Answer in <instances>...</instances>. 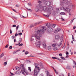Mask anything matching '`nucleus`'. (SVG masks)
Here are the masks:
<instances>
[{
    "instance_id": "1",
    "label": "nucleus",
    "mask_w": 76,
    "mask_h": 76,
    "mask_svg": "<svg viewBox=\"0 0 76 76\" xmlns=\"http://www.w3.org/2000/svg\"><path fill=\"white\" fill-rule=\"evenodd\" d=\"M45 4L48 6V9L47 7L45 6H42L41 4L39 5V7L40 9L42 10L43 11H48V12H51L53 8V7L51 6V2H48L47 1L45 3Z\"/></svg>"
},
{
    "instance_id": "2",
    "label": "nucleus",
    "mask_w": 76,
    "mask_h": 76,
    "mask_svg": "<svg viewBox=\"0 0 76 76\" xmlns=\"http://www.w3.org/2000/svg\"><path fill=\"white\" fill-rule=\"evenodd\" d=\"M46 29L47 28H46V27L42 26V29H41L40 30H39L37 31H35V37H36V39L37 41V42H38V41H37V40H39L41 39H40L39 37H41L42 36L41 34L40 33H41L42 34H44V31H45Z\"/></svg>"
},
{
    "instance_id": "3",
    "label": "nucleus",
    "mask_w": 76,
    "mask_h": 76,
    "mask_svg": "<svg viewBox=\"0 0 76 76\" xmlns=\"http://www.w3.org/2000/svg\"><path fill=\"white\" fill-rule=\"evenodd\" d=\"M35 68L33 72H32L31 75H34V76H37V75L38 74V72H39V70L41 69L39 67H38V65L37 64H36L35 65Z\"/></svg>"
},
{
    "instance_id": "4",
    "label": "nucleus",
    "mask_w": 76,
    "mask_h": 76,
    "mask_svg": "<svg viewBox=\"0 0 76 76\" xmlns=\"http://www.w3.org/2000/svg\"><path fill=\"white\" fill-rule=\"evenodd\" d=\"M36 40V44H37V45L36 46L37 48H39L40 47V45H41V41H40V39L39 40H37V41H38L37 42V40Z\"/></svg>"
},
{
    "instance_id": "5",
    "label": "nucleus",
    "mask_w": 76,
    "mask_h": 76,
    "mask_svg": "<svg viewBox=\"0 0 76 76\" xmlns=\"http://www.w3.org/2000/svg\"><path fill=\"white\" fill-rule=\"evenodd\" d=\"M60 40L61 41V43H59V45H58V47H60L61 46V44H62V42L64 40V36H62Z\"/></svg>"
},
{
    "instance_id": "6",
    "label": "nucleus",
    "mask_w": 76,
    "mask_h": 76,
    "mask_svg": "<svg viewBox=\"0 0 76 76\" xmlns=\"http://www.w3.org/2000/svg\"><path fill=\"white\" fill-rule=\"evenodd\" d=\"M26 70V69L25 68L23 67L21 68V72L23 74H24V72Z\"/></svg>"
},
{
    "instance_id": "7",
    "label": "nucleus",
    "mask_w": 76,
    "mask_h": 76,
    "mask_svg": "<svg viewBox=\"0 0 76 76\" xmlns=\"http://www.w3.org/2000/svg\"><path fill=\"white\" fill-rule=\"evenodd\" d=\"M48 32L51 33V32H52L53 31V29H52V28H51V27L48 28Z\"/></svg>"
},
{
    "instance_id": "8",
    "label": "nucleus",
    "mask_w": 76,
    "mask_h": 76,
    "mask_svg": "<svg viewBox=\"0 0 76 76\" xmlns=\"http://www.w3.org/2000/svg\"><path fill=\"white\" fill-rule=\"evenodd\" d=\"M64 10L65 11H66L67 12H70V10L67 7L65 8Z\"/></svg>"
},
{
    "instance_id": "9",
    "label": "nucleus",
    "mask_w": 76,
    "mask_h": 76,
    "mask_svg": "<svg viewBox=\"0 0 76 76\" xmlns=\"http://www.w3.org/2000/svg\"><path fill=\"white\" fill-rule=\"evenodd\" d=\"M22 72L20 71H17L16 72V74H17V75H19L20 74V73Z\"/></svg>"
},
{
    "instance_id": "10",
    "label": "nucleus",
    "mask_w": 76,
    "mask_h": 76,
    "mask_svg": "<svg viewBox=\"0 0 76 76\" xmlns=\"http://www.w3.org/2000/svg\"><path fill=\"white\" fill-rule=\"evenodd\" d=\"M19 43L18 44H16V45H19V44H20V43L21 42H22V39H21V38H20L19 39Z\"/></svg>"
},
{
    "instance_id": "11",
    "label": "nucleus",
    "mask_w": 76,
    "mask_h": 76,
    "mask_svg": "<svg viewBox=\"0 0 76 76\" xmlns=\"http://www.w3.org/2000/svg\"><path fill=\"white\" fill-rule=\"evenodd\" d=\"M60 38V37L59 36H55V39L56 40H58Z\"/></svg>"
},
{
    "instance_id": "12",
    "label": "nucleus",
    "mask_w": 76,
    "mask_h": 76,
    "mask_svg": "<svg viewBox=\"0 0 76 76\" xmlns=\"http://www.w3.org/2000/svg\"><path fill=\"white\" fill-rule=\"evenodd\" d=\"M46 26L48 28H51L50 26L51 24L50 23H48L46 24Z\"/></svg>"
},
{
    "instance_id": "13",
    "label": "nucleus",
    "mask_w": 76,
    "mask_h": 76,
    "mask_svg": "<svg viewBox=\"0 0 76 76\" xmlns=\"http://www.w3.org/2000/svg\"><path fill=\"white\" fill-rule=\"evenodd\" d=\"M42 46L44 48H45L46 47H47V45H46V44H45V42H43L42 43Z\"/></svg>"
},
{
    "instance_id": "14",
    "label": "nucleus",
    "mask_w": 76,
    "mask_h": 76,
    "mask_svg": "<svg viewBox=\"0 0 76 76\" xmlns=\"http://www.w3.org/2000/svg\"><path fill=\"white\" fill-rule=\"evenodd\" d=\"M57 43H54L52 45V47H56V46H57Z\"/></svg>"
},
{
    "instance_id": "15",
    "label": "nucleus",
    "mask_w": 76,
    "mask_h": 76,
    "mask_svg": "<svg viewBox=\"0 0 76 76\" xmlns=\"http://www.w3.org/2000/svg\"><path fill=\"white\" fill-rule=\"evenodd\" d=\"M40 23H42V22H38L37 23H36L34 24V26L36 25H37V24H40Z\"/></svg>"
},
{
    "instance_id": "16",
    "label": "nucleus",
    "mask_w": 76,
    "mask_h": 76,
    "mask_svg": "<svg viewBox=\"0 0 76 76\" xmlns=\"http://www.w3.org/2000/svg\"><path fill=\"white\" fill-rule=\"evenodd\" d=\"M48 50H49V51H51V47L50 46H49L48 47Z\"/></svg>"
},
{
    "instance_id": "17",
    "label": "nucleus",
    "mask_w": 76,
    "mask_h": 76,
    "mask_svg": "<svg viewBox=\"0 0 76 76\" xmlns=\"http://www.w3.org/2000/svg\"><path fill=\"white\" fill-rule=\"evenodd\" d=\"M66 69H71V67L70 66H67L66 67Z\"/></svg>"
},
{
    "instance_id": "18",
    "label": "nucleus",
    "mask_w": 76,
    "mask_h": 76,
    "mask_svg": "<svg viewBox=\"0 0 76 76\" xmlns=\"http://www.w3.org/2000/svg\"><path fill=\"white\" fill-rule=\"evenodd\" d=\"M60 30H61V29L60 28H58L56 31L57 32H59V31H60Z\"/></svg>"
},
{
    "instance_id": "19",
    "label": "nucleus",
    "mask_w": 76,
    "mask_h": 76,
    "mask_svg": "<svg viewBox=\"0 0 76 76\" xmlns=\"http://www.w3.org/2000/svg\"><path fill=\"white\" fill-rule=\"evenodd\" d=\"M43 15L46 18H48L50 16V15H45V14H43Z\"/></svg>"
},
{
    "instance_id": "20",
    "label": "nucleus",
    "mask_w": 76,
    "mask_h": 76,
    "mask_svg": "<svg viewBox=\"0 0 76 76\" xmlns=\"http://www.w3.org/2000/svg\"><path fill=\"white\" fill-rule=\"evenodd\" d=\"M53 48V50L54 51H56V50H58V48H57V47H55Z\"/></svg>"
},
{
    "instance_id": "21",
    "label": "nucleus",
    "mask_w": 76,
    "mask_h": 76,
    "mask_svg": "<svg viewBox=\"0 0 76 76\" xmlns=\"http://www.w3.org/2000/svg\"><path fill=\"white\" fill-rule=\"evenodd\" d=\"M34 26H35V25L34 24H31L30 25V26L31 28H32V27H34Z\"/></svg>"
},
{
    "instance_id": "22",
    "label": "nucleus",
    "mask_w": 76,
    "mask_h": 76,
    "mask_svg": "<svg viewBox=\"0 0 76 76\" xmlns=\"http://www.w3.org/2000/svg\"><path fill=\"white\" fill-rule=\"evenodd\" d=\"M4 53H3L2 54H1L0 56V58H1L2 57L4 56Z\"/></svg>"
},
{
    "instance_id": "23",
    "label": "nucleus",
    "mask_w": 76,
    "mask_h": 76,
    "mask_svg": "<svg viewBox=\"0 0 76 76\" xmlns=\"http://www.w3.org/2000/svg\"><path fill=\"white\" fill-rule=\"evenodd\" d=\"M39 9H38V8H36L35 9V11L36 12H38V11H39Z\"/></svg>"
},
{
    "instance_id": "24",
    "label": "nucleus",
    "mask_w": 76,
    "mask_h": 76,
    "mask_svg": "<svg viewBox=\"0 0 76 76\" xmlns=\"http://www.w3.org/2000/svg\"><path fill=\"white\" fill-rule=\"evenodd\" d=\"M28 70L29 72H31V67H28Z\"/></svg>"
},
{
    "instance_id": "25",
    "label": "nucleus",
    "mask_w": 76,
    "mask_h": 76,
    "mask_svg": "<svg viewBox=\"0 0 76 76\" xmlns=\"http://www.w3.org/2000/svg\"><path fill=\"white\" fill-rule=\"evenodd\" d=\"M47 75L48 76H53V75H52L49 74V72H48Z\"/></svg>"
},
{
    "instance_id": "26",
    "label": "nucleus",
    "mask_w": 76,
    "mask_h": 76,
    "mask_svg": "<svg viewBox=\"0 0 76 76\" xmlns=\"http://www.w3.org/2000/svg\"><path fill=\"white\" fill-rule=\"evenodd\" d=\"M20 69V68L18 66L16 67V70H19Z\"/></svg>"
},
{
    "instance_id": "27",
    "label": "nucleus",
    "mask_w": 76,
    "mask_h": 76,
    "mask_svg": "<svg viewBox=\"0 0 76 76\" xmlns=\"http://www.w3.org/2000/svg\"><path fill=\"white\" fill-rule=\"evenodd\" d=\"M73 63H74V64L75 66L76 67V62L75 61H73Z\"/></svg>"
},
{
    "instance_id": "28",
    "label": "nucleus",
    "mask_w": 76,
    "mask_h": 76,
    "mask_svg": "<svg viewBox=\"0 0 76 76\" xmlns=\"http://www.w3.org/2000/svg\"><path fill=\"white\" fill-rule=\"evenodd\" d=\"M24 72L26 73V74H28L29 73V72L27 71L26 70Z\"/></svg>"
},
{
    "instance_id": "29",
    "label": "nucleus",
    "mask_w": 76,
    "mask_h": 76,
    "mask_svg": "<svg viewBox=\"0 0 76 76\" xmlns=\"http://www.w3.org/2000/svg\"><path fill=\"white\" fill-rule=\"evenodd\" d=\"M7 63V61L4 62V66H6Z\"/></svg>"
},
{
    "instance_id": "30",
    "label": "nucleus",
    "mask_w": 76,
    "mask_h": 76,
    "mask_svg": "<svg viewBox=\"0 0 76 76\" xmlns=\"http://www.w3.org/2000/svg\"><path fill=\"white\" fill-rule=\"evenodd\" d=\"M18 28H19V25H18L16 26V31H18Z\"/></svg>"
},
{
    "instance_id": "31",
    "label": "nucleus",
    "mask_w": 76,
    "mask_h": 76,
    "mask_svg": "<svg viewBox=\"0 0 76 76\" xmlns=\"http://www.w3.org/2000/svg\"><path fill=\"white\" fill-rule=\"evenodd\" d=\"M52 26L53 28H55V27L56 26V24L52 25Z\"/></svg>"
},
{
    "instance_id": "32",
    "label": "nucleus",
    "mask_w": 76,
    "mask_h": 76,
    "mask_svg": "<svg viewBox=\"0 0 76 76\" xmlns=\"http://www.w3.org/2000/svg\"><path fill=\"white\" fill-rule=\"evenodd\" d=\"M69 43L67 44V48L68 49H69Z\"/></svg>"
},
{
    "instance_id": "33",
    "label": "nucleus",
    "mask_w": 76,
    "mask_h": 76,
    "mask_svg": "<svg viewBox=\"0 0 76 76\" xmlns=\"http://www.w3.org/2000/svg\"><path fill=\"white\" fill-rule=\"evenodd\" d=\"M38 3L39 4H41V3H42V1H38Z\"/></svg>"
},
{
    "instance_id": "34",
    "label": "nucleus",
    "mask_w": 76,
    "mask_h": 76,
    "mask_svg": "<svg viewBox=\"0 0 76 76\" xmlns=\"http://www.w3.org/2000/svg\"><path fill=\"white\" fill-rule=\"evenodd\" d=\"M28 5L29 6H32L31 4V3H29L28 4Z\"/></svg>"
},
{
    "instance_id": "35",
    "label": "nucleus",
    "mask_w": 76,
    "mask_h": 76,
    "mask_svg": "<svg viewBox=\"0 0 76 76\" xmlns=\"http://www.w3.org/2000/svg\"><path fill=\"white\" fill-rule=\"evenodd\" d=\"M52 58L53 60H56V59H57V58L56 57H52Z\"/></svg>"
},
{
    "instance_id": "36",
    "label": "nucleus",
    "mask_w": 76,
    "mask_h": 76,
    "mask_svg": "<svg viewBox=\"0 0 76 76\" xmlns=\"http://www.w3.org/2000/svg\"><path fill=\"white\" fill-rule=\"evenodd\" d=\"M65 13L64 12H61L60 13V15H64Z\"/></svg>"
},
{
    "instance_id": "37",
    "label": "nucleus",
    "mask_w": 76,
    "mask_h": 76,
    "mask_svg": "<svg viewBox=\"0 0 76 76\" xmlns=\"http://www.w3.org/2000/svg\"><path fill=\"white\" fill-rule=\"evenodd\" d=\"M29 53V52L28 51H26L25 52V54H26V55L27 54H28V53Z\"/></svg>"
},
{
    "instance_id": "38",
    "label": "nucleus",
    "mask_w": 76,
    "mask_h": 76,
    "mask_svg": "<svg viewBox=\"0 0 76 76\" xmlns=\"http://www.w3.org/2000/svg\"><path fill=\"white\" fill-rule=\"evenodd\" d=\"M8 47H9V45L7 44L6 45V46L5 47V48H8Z\"/></svg>"
},
{
    "instance_id": "39",
    "label": "nucleus",
    "mask_w": 76,
    "mask_h": 76,
    "mask_svg": "<svg viewBox=\"0 0 76 76\" xmlns=\"http://www.w3.org/2000/svg\"><path fill=\"white\" fill-rule=\"evenodd\" d=\"M18 35H20H20H22V33H18Z\"/></svg>"
},
{
    "instance_id": "40",
    "label": "nucleus",
    "mask_w": 76,
    "mask_h": 76,
    "mask_svg": "<svg viewBox=\"0 0 76 76\" xmlns=\"http://www.w3.org/2000/svg\"><path fill=\"white\" fill-rule=\"evenodd\" d=\"M61 59H62V60H65V58H64L62 56H61Z\"/></svg>"
},
{
    "instance_id": "41",
    "label": "nucleus",
    "mask_w": 76,
    "mask_h": 76,
    "mask_svg": "<svg viewBox=\"0 0 76 76\" xmlns=\"http://www.w3.org/2000/svg\"><path fill=\"white\" fill-rule=\"evenodd\" d=\"M20 66L21 67L23 68V67H24V65L21 64L20 65Z\"/></svg>"
},
{
    "instance_id": "42",
    "label": "nucleus",
    "mask_w": 76,
    "mask_h": 76,
    "mask_svg": "<svg viewBox=\"0 0 76 76\" xmlns=\"http://www.w3.org/2000/svg\"><path fill=\"white\" fill-rule=\"evenodd\" d=\"M22 45H23V44L21 43L19 45V46L21 47V46H22Z\"/></svg>"
},
{
    "instance_id": "43",
    "label": "nucleus",
    "mask_w": 76,
    "mask_h": 76,
    "mask_svg": "<svg viewBox=\"0 0 76 76\" xmlns=\"http://www.w3.org/2000/svg\"><path fill=\"white\" fill-rule=\"evenodd\" d=\"M57 60H59V61H61V59H60L57 58Z\"/></svg>"
},
{
    "instance_id": "44",
    "label": "nucleus",
    "mask_w": 76,
    "mask_h": 76,
    "mask_svg": "<svg viewBox=\"0 0 76 76\" xmlns=\"http://www.w3.org/2000/svg\"><path fill=\"white\" fill-rule=\"evenodd\" d=\"M16 27V25H13L12 26V27L13 28H15V27Z\"/></svg>"
},
{
    "instance_id": "45",
    "label": "nucleus",
    "mask_w": 76,
    "mask_h": 76,
    "mask_svg": "<svg viewBox=\"0 0 76 76\" xmlns=\"http://www.w3.org/2000/svg\"><path fill=\"white\" fill-rule=\"evenodd\" d=\"M9 48L10 49V50H11V49H12V46H10L9 47Z\"/></svg>"
},
{
    "instance_id": "46",
    "label": "nucleus",
    "mask_w": 76,
    "mask_h": 76,
    "mask_svg": "<svg viewBox=\"0 0 76 76\" xmlns=\"http://www.w3.org/2000/svg\"><path fill=\"white\" fill-rule=\"evenodd\" d=\"M40 67L42 69H43V68H44V67H43V65H42H42L40 66Z\"/></svg>"
},
{
    "instance_id": "47",
    "label": "nucleus",
    "mask_w": 76,
    "mask_h": 76,
    "mask_svg": "<svg viewBox=\"0 0 76 76\" xmlns=\"http://www.w3.org/2000/svg\"><path fill=\"white\" fill-rule=\"evenodd\" d=\"M12 39H14L15 38V36H12Z\"/></svg>"
},
{
    "instance_id": "48",
    "label": "nucleus",
    "mask_w": 76,
    "mask_h": 76,
    "mask_svg": "<svg viewBox=\"0 0 76 76\" xmlns=\"http://www.w3.org/2000/svg\"><path fill=\"white\" fill-rule=\"evenodd\" d=\"M66 55H68L69 54V52H68L67 51H66Z\"/></svg>"
},
{
    "instance_id": "49",
    "label": "nucleus",
    "mask_w": 76,
    "mask_h": 76,
    "mask_svg": "<svg viewBox=\"0 0 76 76\" xmlns=\"http://www.w3.org/2000/svg\"><path fill=\"white\" fill-rule=\"evenodd\" d=\"M61 76H64V74H63V73H61Z\"/></svg>"
},
{
    "instance_id": "50",
    "label": "nucleus",
    "mask_w": 76,
    "mask_h": 76,
    "mask_svg": "<svg viewBox=\"0 0 76 76\" xmlns=\"http://www.w3.org/2000/svg\"><path fill=\"white\" fill-rule=\"evenodd\" d=\"M15 7H19V5L17 4L15 5Z\"/></svg>"
},
{
    "instance_id": "51",
    "label": "nucleus",
    "mask_w": 76,
    "mask_h": 76,
    "mask_svg": "<svg viewBox=\"0 0 76 76\" xmlns=\"http://www.w3.org/2000/svg\"><path fill=\"white\" fill-rule=\"evenodd\" d=\"M63 55V54L62 53H60L59 55V56H62V55Z\"/></svg>"
},
{
    "instance_id": "52",
    "label": "nucleus",
    "mask_w": 76,
    "mask_h": 76,
    "mask_svg": "<svg viewBox=\"0 0 76 76\" xmlns=\"http://www.w3.org/2000/svg\"><path fill=\"white\" fill-rule=\"evenodd\" d=\"M72 39H73V41H76V40H75V39L74 37H73Z\"/></svg>"
},
{
    "instance_id": "53",
    "label": "nucleus",
    "mask_w": 76,
    "mask_h": 76,
    "mask_svg": "<svg viewBox=\"0 0 76 76\" xmlns=\"http://www.w3.org/2000/svg\"><path fill=\"white\" fill-rule=\"evenodd\" d=\"M10 73L11 74V75H12V76H13L14 75L13 73H12V72H10Z\"/></svg>"
},
{
    "instance_id": "54",
    "label": "nucleus",
    "mask_w": 76,
    "mask_h": 76,
    "mask_svg": "<svg viewBox=\"0 0 76 76\" xmlns=\"http://www.w3.org/2000/svg\"><path fill=\"white\" fill-rule=\"evenodd\" d=\"M12 10H13V11H14V12H16V10H14V9H12Z\"/></svg>"
},
{
    "instance_id": "55",
    "label": "nucleus",
    "mask_w": 76,
    "mask_h": 76,
    "mask_svg": "<svg viewBox=\"0 0 76 76\" xmlns=\"http://www.w3.org/2000/svg\"><path fill=\"white\" fill-rule=\"evenodd\" d=\"M18 35V33L16 34L15 35V37H17Z\"/></svg>"
},
{
    "instance_id": "56",
    "label": "nucleus",
    "mask_w": 76,
    "mask_h": 76,
    "mask_svg": "<svg viewBox=\"0 0 76 76\" xmlns=\"http://www.w3.org/2000/svg\"><path fill=\"white\" fill-rule=\"evenodd\" d=\"M55 72L56 73V74H58V72L56 71H55Z\"/></svg>"
},
{
    "instance_id": "57",
    "label": "nucleus",
    "mask_w": 76,
    "mask_h": 76,
    "mask_svg": "<svg viewBox=\"0 0 76 76\" xmlns=\"http://www.w3.org/2000/svg\"><path fill=\"white\" fill-rule=\"evenodd\" d=\"M10 34H12V30H10Z\"/></svg>"
},
{
    "instance_id": "58",
    "label": "nucleus",
    "mask_w": 76,
    "mask_h": 76,
    "mask_svg": "<svg viewBox=\"0 0 76 76\" xmlns=\"http://www.w3.org/2000/svg\"><path fill=\"white\" fill-rule=\"evenodd\" d=\"M16 52H14L13 53V54H16Z\"/></svg>"
},
{
    "instance_id": "59",
    "label": "nucleus",
    "mask_w": 76,
    "mask_h": 76,
    "mask_svg": "<svg viewBox=\"0 0 76 76\" xmlns=\"http://www.w3.org/2000/svg\"><path fill=\"white\" fill-rule=\"evenodd\" d=\"M20 50H16V52H19V51H20Z\"/></svg>"
},
{
    "instance_id": "60",
    "label": "nucleus",
    "mask_w": 76,
    "mask_h": 76,
    "mask_svg": "<svg viewBox=\"0 0 76 76\" xmlns=\"http://www.w3.org/2000/svg\"><path fill=\"white\" fill-rule=\"evenodd\" d=\"M73 29H76V26H74L73 27Z\"/></svg>"
},
{
    "instance_id": "61",
    "label": "nucleus",
    "mask_w": 76,
    "mask_h": 76,
    "mask_svg": "<svg viewBox=\"0 0 76 76\" xmlns=\"http://www.w3.org/2000/svg\"><path fill=\"white\" fill-rule=\"evenodd\" d=\"M16 39H15L14 40V42H16Z\"/></svg>"
},
{
    "instance_id": "62",
    "label": "nucleus",
    "mask_w": 76,
    "mask_h": 76,
    "mask_svg": "<svg viewBox=\"0 0 76 76\" xmlns=\"http://www.w3.org/2000/svg\"><path fill=\"white\" fill-rule=\"evenodd\" d=\"M68 57H69V56L68 55H67L66 57V58H68Z\"/></svg>"
},
{
    "instance_id": "63",
    "label": "nucleus",
    "mask_w": 76,
    "mask_h": 76,
    "mask_svg": "<svg viewBox=\"0 0 76 76\" xmlns=\"http://www.w3.org/2000/svg\"><path fill=\"white\" fill-rule=\"evenodd\" d=\"M69 15L70 16H71V13H70V12H69Z\"/></svg>"
},
{
    "instance_id": "64",
    "label": "nucleus",
    "mask_w": 76,
    "mask_h": 76,
    "mask_svg": "<svg viewBox=\"0 0 76 76\" xmlns=\"http://www.w3.org/2000/svg\"><path fill=\"white\" fill-rule=\"evenodd\" d=\"M62 21H64V19H63V18H62Z\"/></svg>"
}]
</instances>
